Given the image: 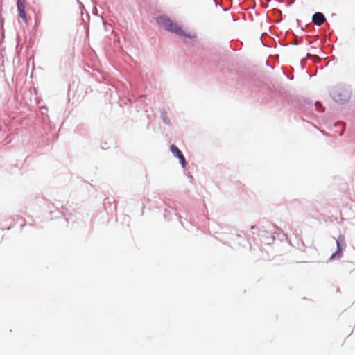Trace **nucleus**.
<instances>
[{
	"label": "nucleus",
	"mask_w": 355,
	"mask_h": 355,
	"mask_svg": "<svg viewBox=\"0 0 355 355\" xmlns=\"http://www.w3.org/2000/svg\"><path fill=\"white\" fill-rule=\"evenodd\" d=\"M17 6L19 16L25 23H28V18L25 12L26 0H17Z\"/></svg>",
	"instance_id": "obj_4"
},
{
	"label": "nucleus",
	"mask_w": 355,
	"mask_h": 355,
	"mask_svg": "<svg viewBox=\"0 0 355 355\" xmlns=\"http://www.w3.org/2000/svg\"><path fill=\"white\" fill-rule=\"evenodd\" d=\"M334 98L336 101H338V102H342V101H344L345 100H347V96L345 94L344 95V98H340V94H339L337 92L334 93Z\"/></svg>",
	"instance_id": "obj_6"
},
{
	"label": "nucleus",
	"mask_w": 355,
	"mask_h": 355,
	"mask_svg": "<svg viewBox=\"0 0 355 355\" xmlns=\"http://www.w3.org/2000/svg\"><path fill=\"white\" fill-rule=\"evenodd\" d=\"M313 22L317 26H321L325 21V17L322 12H316L313 15Z\"/></svg>",
	"instance_id": "obj_5"
},
{
	"label": "nucleus",
	"mask_w": 355,
	"mask_h": 355,
	"mask_svg": "<svg viewBox=\"0 0 355 355\" xmlns=\"http://www.w3.org/2000/svg\"><path fill=\"white\" fill-rule=\"evenodd\" d=\"M170 150L174 156L180 159V162L182 167H185L186 160L181 150L175 145L173 144L170 146Z\"/></svg>",
	"instance_id": "obj_3"
},
{
	"label": "nucleus",
	"mask_w": 355,
	"mask_h": 355,
	"mask_svg": "<svg viewBox=\"0 0 355 355\" xmlns=\"http://www.w3.org/2000/svg\"><path fill=\"white\" fill-rule=\"evenodd\" d=\"M157 21L161 26H163L166 30L173 32L177 35L191 37L189 35L187 34L184 30L177 24L173 22L166 17H159L157 19Z\"/></svg>",
	"instance_id": "obj_1"
},
{
	"label": "nucleus",
	"mask_w": 355,
	"mask_h": 355,
	"mask_svg": "<svg viewBox=\"0 0 355 355\" xmlns=\"http://www.w3.org/2000/svg\"><path fill=\"white\" fill-rule=\"evenodd\" d=\"M336 245L337 250L331 256L329 260L340 259L341 257L343 251L346 247L345 239L343 235H339L336 241Z\"/></svg>",
	"instance_id": "obj_2"
}]
</instances>
